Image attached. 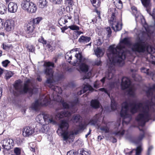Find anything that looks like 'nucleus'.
I'll list each match as a JSON object with an SVG mask.
<instances>
[{
  "label": "nucleus",
  "mask_w": 155,
  "mask_h": 155,
  "mask_svg": "<svg viewBox=\"0 0 155 155\" xmlns=\"http://www.w3.org/2000/svg\"><path fill=\"white\" fill-rule=\"evenodd\" d=\"M93 90V88L89 84H84L83 89L81 90L79 92H78L77 94L78 95H80L85 92L89 90L92 91Z\"/></svg>",
  "instance_id": "6ab92c4d"
},
{
  "label": "nucleus",
  "mask_w": 155,
  "mask_h": 155,
  "mask_svg": "<svg viewBox=\"0 0 155 155\" xmlns=\"http://www.w3.org/2000/svg\"><path fill=\"white\" fill-rule=\"evenodd\" d=\"M65 11V8L64 6L61 7L58 10L59 14V15H62L64 14V12Z\"/></svg>",
  "instance_id": "c03bdc74"
},
{
  "label": "nucleus",
  "mask_w": 155,
  "mask_h": 155,
  "mask_svg": "<svg viewBox=\"0 0 155 155\" xmlns=\"http://www.w3.org/2000/svg\"><path fill=\"white\" fill-rule=\"evenodd\" d=\"M97 115H96L93 119H91L89 124L92 125H94L96 124L97 122Z\"/></svg>",
  "instance_id": "e433bc0d"
},
{
  "label": "nucleus",
  "mask_w": 155,
  "mask_h": 155,
  "mask_svg": "<svg viewBox=\"0 0 155 155\" xmlns=\"http://www.w3.org/2000/svg\"><path fill=\"white\" fill-rule=\"evenodd\" d=\"M2 45L3 49L5 50L9 49L12 47L11 45H8L5 44H3Z\"/></svg>",
  "instance_id": "603ef678"
},
{
  "label": "nucleus",
  "mask_w": 155,
  "mask_h": 155,
  "mask_svg": "<svg viewBox=\"0 0 155 155\" xmlns=\"http://www.w3.org/2000/svg\"><path fill=\"white\" fill-rule=\"evenodd\" d=\"M148 55L150 57L149 59L148 58H146V60L150 63H151L155 65V57L150 54H149Z\"/></svg>",
  "instance_id": "cd10ccee"
},
{
  "label": "nucleus",
  "mask_w": 155,
  "mask_h": 155,
  "mask_svg": "<svg viewBox=\"0 0 155 155\" xmlns=\"http://www.w3.org/2000/svg\"><path fill=\"white\" fill-rule=\"evenodd\" d=\"M100 85V81H96L94 83V87L96 88L99 87Z\"/></svg>",
  "instance_id": "3c124183"
},
{
  "label": "nucleus",
  "mask_w": 155,
  "mask_h": 155,
  "mask_svg": "<svg viewBox=\"0 0 155 155\" xmlns=\"http://www.w3.org/2000/svg\"><path fill=\"white\" fill-rule=\"evenodd\" d=\"M22 132L24 137H30L34 134L35 132V129L31 127L26 126L23 128Z\"/></svg>",
  "instance_id": "ddd939ff"
},
{
  "label": "nucleus",
  "mask_w": 155,
  "mask_h": 155,
  "mask_svg": "<svg viewBox=\"0 0 155 155\" xmlns=\"http://www.w3.org/2000/svg\"><path fill=\"white\" fill-rule=\"evenodd\" d=\"M42 124L43 125L40 130V132L42 133H47L49 130V127L47 125L48 124H45V123Z\"/></svg>",
  "instance_id": "393cba45"
},
{
  "label": "nucleus",
  "mask_w": 155,
  "mask_h": 155,
  "mask_svg": "<svg viewBox=\"0 0 155 155\" xmlns=\"http://www.w3.org/2000/svg\"><path fill=\"white\" fill-rule=\"evenodd\" d=\"M99 102L96 100H92L91 102V105L94 108H97L100 106Z\"/></svg>",
  "instance_id": "bb28decb"
},
{
  "label": "nucleus",
  "mask_w": 155,
  "mask_h": 155,
  "mask_svg": "<svg viewBox=\"0 0 155 155\" xmlns=\"http://www.w3.org/2000/svg\"><path fill=\"white\" fill-rule=\"evenodd\" d=\"M141 71L143 73L146 74L147 75L152 76V79L155 81V74L151 72L149 69L144 67H142L140 69Z\"/></svg>",
  "instance_id": "f3484780"
},
{
  "label": "nucleus",
  "mask_w": 155,
  "mask_h": 155,
  "mask_svg": "<svg viewBox=\"0 0 155 155\" xmlns=\"http://www.w3.org/2000/svg\"><path fill=\"white\" fill-rule=\"evenodd\" d=\"M42 19L41 17H38L34 19L33 21H31V22H32V24H33V25L34 24H38L41 20Z\"/></svg>",
  "instance_id": "ea45409f"
},
{
  "label": "nucleus",
  "mask_w": 155,
  "mask_h": 155,
  "mask_svg": "<svg viewBox=\"0 0 155 155\" xmlns=\"http://www.w3.org/2000/svg\"><path fill=\"white\" fill-rule=\"evenodd\" d=\"M109 14L111 15L109 22L113 29L115 31H120L122 29V24L120 23V21L117 15V12L114 8H110L108 10Z\"/></svg>",
  "instance_id": "0eeeda50"
},
{
  "label": "nucleus",
  "mask_w": 155,
  "mask_h": 155,
  "mask_svg": "<svg viewBox=\"0 0 155 155\" xmlns=\"http://www.w3.org/2000/svg\"><path fill=\"white\" fill-rule=\"evenodd\" d=\"M130 42L127 38L120 41L118 45L115 47L114 45L109 47L107 52V57L109 59L107 65L108 67V71L106 73L107 79H110L114 77L115 73V66L117 65L122 66L124 64V60L127 51L126 46H130Z\"/></svg>",
  "instance_id": "7ed1b4c3"
},
{
  "label": "nucleus",
  "mask_w": 155,
  "mask_h": 155,
  "mask_svg": "<svg viewBox=\"0 0 155 155\" xmlns=\"http://www.w3.org/2000/svg\"><path fill=\"white\" fill-rule=\"evenodd\" d=\"M3 149L8 150L12 148L14 144L12 139L9 138H6L1 141V142Z\"/></svg>",
  "instance_id": "f8f14e48"
},
{
  "label": "nucleus",
  "mask_w": 155,
  "mask_h": 155,
  "mask_svg": "<svg viewBox=\"0 0 155 155\" xmlns=\"http://www.w3.org/2000/svg\"><path fill=\"white\" fill-rule=\"evenodd\" d=\"M18 9L17 4L15 2H10L8 5V12L14 13L16 12Z\"/></svg>",
  "instance_id": "dca6fc26"
},
{
  "label": "nucleus",
  "mask_w": 155,
  "mask_h": 155,
  "mask_svg": "<svg viewBox=\"0 0 155 155\" xmlns=\"http://www.w3.org/2000/svg\"><path fill=\"white\" fill-rule=\"evenodd\" d=\"M9 63L10 61L8 60H6L2 61V64L4 67H6L8 66Z\"/></svg>",
  "instance_id": "09e8293b"
},
{
  "label": "nucleus",
  "mask_w": 155,
  "mask_h": 155,
  "mask_svg": "<svg viewBox=\"0 0 155 155\" xmlns=\"http://www.w3.org/2000/svg\"><path fill=\"white\" fill-rule=\"evenodd\" d=\"M101 61L100 59H96L94 62V65H100L101 64Z\"/></svg>",
  "instance_id": "8fccbe9b"
},
{
  "label": "nucleus",
  "mask_w": 155,
  "mask_h": 155,
  "mask_svg": "<svg viewBox=\"0 0 155 155\" xmlns=\"http://www.w3.org/2000/svg\"><path fill=\"white\" fill-rule=\"evenodd\" d=\"M69 124L67 121L61 120L59 124V128L57 131V132L59 135L62 136L64 140L68 141L70 142H72L74 139V133L73 132H69ZM86 126L85 124H80L78 127V129L74 132V134H78L80 130H84Z\"/></svg>",
  "instance_id": "20e7f679"
},
{
  "label": "nucleus",
  "mask_w": 155,
  "mask_h": 155,
  "mask_svg": "<svg viewBox=\"0 0 155 155\" xmlns=\"http://www.w3.org/2000/svg\"><path fill=\"white\" fill-rule=\"evenodd\" d=\"M7 11V7L4 4L0 3V14H4Z\"/></svg>",
  "instance_id": "c756f323"
},
{
  "label": "nucleus",
  "mask_w": 155,
  "mask_h": 155,
  "mask_svg": "<svg viewBox=\"0 0 155 155\" xmlns=\"http://www.w3.org/2000/svg\"><path fill=\"white\" fill-rule=\"evenodd\" d=\"M76 153V152H75L73 150H71L67 153V155H75Z\"/></svg>",
  "instance_id": "4d7b16f0"
},
{
  "label": "nucleus",
  "mask_w": 155,
  "mask_h": 155,
  "mask_svg": "<svg viewBox=\"0 0 155 155\" xmlns=\"http://www.w3.org/2000/svg\"><path fill=\"white\" fill-rule=\"evenodd\" d=\"M81 117L79 115H76L73 116L72 120L74 122L77 123L80 121Z\"/></svg>",
  "instance_id": "c9c22d12"
},
{
  "label": "nucleus",
  "mask_w": 155,
  "mask_h": 155,
  "mask_svg": "<svg viewBox=\"0 0 155 155\" xmlns=\"http://www.w3.org/2000/svg\"><path fill=\"white\" fill-rule=\"evenodd\" d=\"M142 38H142V37L141 38H139V40L137 42L133 44L132 46V49L133 51L139 53H143L146 51L148 53L154 52L155 50L153 51L150 46L145 44L144 42V40H141V39H142Z\"/></svg>",
  "instance_id": "423d86ee"
},
{
  "label": "nucleus",
  "mask_w": 155,
  "mask_h": 155,
  "mask_svg": "<svg viewBox=\"0 0 155 155\" xmlns=\"http://www.w3.org/2000/svg\"><path fill=\"white\" fill-rule=\"evenodd\" d=\"M16 81L14 86L16 90L19 91L20 93H25L29 92L31 93H33V90L30 87V85L31 84V81L28 79L25 82L24 86L22 87L21 84Z\"/></svg>",
  "instance_id": "9b49d317"
},
{
  "label": "nucleus",
  "mask_w": 155,
  "mask_h": 155,
  "mask_svg": "<svg viewBox=\"0 0 155 155\" xmlns=\"http://www.w3.org/2000/svg\"><path fill=\"white\" fill-rule=\"evenodd\" d=\"M131 9L133 14L135 16L136 21L137 22L140 21L144 29V30L142 31L139 35V38L140 37L144 38L150 37L151 34L153 32V31L151 30V27L148 26L143 17L137 10V8L136 7L132 6Z\"/></svg>",
  "instance_id": "39448f33"
},
{
  "label": "nucleus",
  "mask_w": 155,
  "mask_h": 155,
  "mask_svg": "<svg viewBox=\"0 0 155 155\" xmlns=\"http://www.w3.org/2000/svg\"><path fill=\"white\" fill-rule=\"evenodd\" d=\"M68 28H70V29L72 30H79V27L77 26L74 25H72L71 26H70L68 27Z\"/></svg>",
  "instance_id": "37998d69"
},
{
  "label": "nucleus",
  "mask_w": 155,
  "mask_h": 155,
  "mask_svg": "<svg viewBox=\"0 0 155 155\" xmlns=\"http://www.w3.org/2000/svg\"><path fill=\"white\" fill-rule=\"evenodd\" d=\"M143 5L146 8H149L151 5L150 0H140Z\"/></svg>",
  "instance_id": "c85d7f7f"
},
{
  "label": "nucleus",
  "mask_w": 155,
  "mask_h": 155,
  "mask_svg": "<svg viewBox=\"0 0 155 155\" xmlns=\"http://www.w3.org/2000/svg\"><path fill=\"white\" fill-rule=\"evenodd\" d=\"M111 108L112 110H114L117 109V104L115 102V100L113 98H111Z\"/></svg>",
  "instance_id": "473e14b6"
},
{
  "label": "nucleus",
  "mask_w": 155,
  "mask_h": 155,
  "mask_svg": "<svg viewBox=\"0 0 155 155\" xmlns=\"http://www.w3.org/2000/svg\"><path fill=\"white\" fill-rule=\"evenodd\" d=\"M95 54L98 57H102L104 53V50L99 48L94 50Z\"/></svg>",
  "instance_id": "412c9836"
},
{
  "label": "nucleus",
  "mask_w": 155,
  "mask_h": 155,
  "mask_svg": "<svg viewBox=\"0 0 155 155\" xmlns=\"http://www.w3.org/2000/svg\"><path fill=\"white\" fill-rule=\"evenodd\" d=\"M147 94L150 101L146 102H136L135 101H125L122 105V109L120 115L123 118V124H127L131 119V114L138 111L140 113L136 118V120L138 125L144 126L145 123L151 119V116L149 112V107L150 106L153 111L155 112V84L150 87Z\"/></svg>",
  "instance_id": "f03ea898"
},
{
  "label": "nucleus",
  "mask_w": 155,
  "mask_h": 155,
  "mask_svg": "<svg viewBox=\"0 0 155 155\" xmlns=\"http://www.w3.org/2000/svg\"><path fill=\"white\" fill-rule=\"evenodd\" d=\"M21 152V149L18 147H16L14 149V153L15 154L12 155H20Z\"/></svg>",
  "instance_id": "a19ab883"
},
{
  "label": "nucleus",
  "mask_w": 155,
  "mask_h": 155,
  "mask_svg": "<svg viewBox=\"0 0 155 155\" xmlns=\"http://www.w3.org/2000/svg\"><path fill=\"white\" fill-rule=\"evenodd\" d=\"M101 20V17L99 15L97 17L95 18L94 19H93L92 21L94 23H98Z\"/></svg>",
  "instance_id": "79ce46f5"
},
{
  "label": "nucleus",
  "mask_w": 155,
  "mask_h": 155,
  "mask_svg": "<svg viewBox=\"0 0 155 155\" xmlns=\"http://www.w3.org/2000/svg\"><path fill=\"white\" fill-rule=\"evenodd\" d=\"M97 128L100 129L101 131L105 133L109 132V128L106 125L101 126L97 125Z\"/></svg>",
  "instance_id": "7c9ffc66"
},
{
  "label": "nucleus",
  "mask_w": 155,
  "mask_h": 155,
  "mask_svg": "<svg viewBox=\"0 0 155 155\" xmlns=\"http://www.w3.org/2000/svg\"><path fill=\"white\" fill-rule=\"evenodd\" d=\"M99 91H101L102 92H104V93L107 94L110 97V94L108 93L107 91L104 88H101L99 89Z\"/></svg>",
  "instance_id": "6e6d98bb"
},
{
  "label": "nucleus",
  "mask_w": 155,
  "mask_h": 155,
  "mask_svg": "<svg viewBox=\"0 0 155 155\" xmlns=\"http://www.w3.org/2000/svg\"><path fill=\"white\" fill-rule=\"evenodd\" d=\"M90 77V76H88V77H86V76H84L83 78V79L84 80H85V79H87V81H88L89 80L88 79Z\"/></svg>",
  "instance_id": "774afa93"
},
{
  "label": "nucleus",
  "mask_w": 155,
  "mask_h": 155,
  "mask_svg": "<svg viewBox=\"0 0 155 155\" xmlns=\"http://www.w3.org/2000/svg\"><path fill=\"white\" fill-rule=\"evenodd\" d=\"M153 148V147L152 146H150L149 147L147 153V155H150L151 151Z\"/></svg>",
  "instance_id": "bf43d9fd"
},
{
  "label": "nucleus",
  "mask_w": 155,
  "mask_h": 155,
  "mask_svg": "<svg viewBox=\"0 0 155 155\" xmlns=\"http://www.w3.org/2000/svg\"><path fill=\"white\" fill-rule=\"evenodd\" d=\"M21 7L24 10L30 14L35 13L37 10V7L36 4L27 1L21 2Z\"/></svg>",
  "instance_id": "9d476101"
},
{
  "label": "nucleus",
  "mask_w": 155,
  "mask_h": 155,
  "mask_svg": "<svg viewBox=\"0 0 155 155\" xmlns=\"http://www.w3.org/2000/svg\"><path fill=\"white\" fill-rule=\"evenodd\" d=\"M45 114H40L38 115L36 118V121L41 124L44 123Z\"/></svg>",
  "instance_id": "5701e85b"
},
{
  "label": "nucleus",
  "mask_w": 155,
  "mask_h": 155,
  "mask_svg": "<svg viewBox=\"0 0 155 155\" xmlns=\"http://www.w3.org/2000/svg\"><path fill=\"white\" fill-rule=\"evenodd\" d=\"M102 44V42L101 40L100 39H98L97 40V45H100Z\"/></svg>",
  "instance_id": "e2e57ef3"
},
{
  "label": "nucleus",
  "mask_w": 155,
  "mask_h": 155,
  "mask_svg": "<svg viewBox=\"0 0 155 155\" xmlns=\"http://www.w3.org/2000/svg\"><path fill=\"white\" fill-rule=\"evenodd\" d=\"M119 85V83L117 82H113L110 84V86L111 88H113L114 87H117Z\"/></svg>",
  "instance_id": "a18cd8bd"
},
{
  "label": "nucleus",
  "mask_w": 155,
  "mask_h": 155,
  "mask_svg": "<svg viewBox=\"0 0 155 155\" xmlns=\"http://www.w3.org/2000/svg\"><path fill=\"white\" fill-rule=\"evenodd\" d=\"M142 150V148L141 146H139L137 147L136 149H133L128 153L129 155H140Z\"/></svg>",
  "instance_id": "a211bd4d"
},
{
  "label": "nucleus",
  "mask_w": 155,
  "mask_h": 155,
  "mask_svg": "<svg viewBox=\"0 0 155 155\" xmlns=\"http://www.w3.org/2000/svg\"><path fill=\"white\" fill-rule=\"evenodd\" d=\"M71 18L70 16L68 15H65L63 18H61L58 21V23L61 26H62V24H65L66 23L68 22V19L71 20Z\"/></svg>",
  "instance_id": "4be33fe9"
},
{
  "label": "nucleus",
  "mask_w": 155,
  "mask_h": 155,
  "mask_svg": "<svg viewBox=\"0 0 155 155\" xmlns=\"http://www.w3.org/2000/svg\"><path fill=\"white\" fill-rule=\"evenodd\" d=\"M106 78H106V77L105 76V77H104L103 78H102V79H101V81L102 83L103 84H104V82H105V79Z\"/></svg>",
  "instance_id": "0e129e2a"
},
{
  "label": "nucleus",
  "mask_w": 155,
  "mask_h": 155,
  "mask_svg": "<svg viewBox=\"0 0 155 155\" xmlns=\"http://www.w3.org/2000/svg\"><path fill=\"white\" fill-rule=\"evenodd\" d=\"M28 48V49L30 52H32L35 51V47L32 45L29 46Z\"/></svg>",
  "instance_id": "864d4df0"
},
{
  "label": "nucleus",
  "mask_w": 155,
  "mask_h": 155,
  "mask_svg": "<svg viewBox=\"0 0 155 155\" xmlns=\"http://www.w3.org/2000/svg\"><path fill=\"white\" fill-rule=\"evenodd\" d=\"M38 41L42 43L43 44L44 46H45V45H46V41L42 37H41L40 38H39Z\"/></svg>",
  "instance_id": "49530a36"
},
{
  "label": "nucleus",
  "mask_w": 155,
  "mask_h": 155,
  "mask_svg": "<svg viewBox=\"0 0 155 155\" xmlns=\"http://www.w3.org/2000/svg\"><path fill=\"white\" fill-rule=\"evenodd\" d=\"M122 89H127V94L130 96L134 97L135 95L136 89L134 86L131 85L130 79L126 77H124L122 79L121 84Z\"/></svg>",
  "instance_id": "1a4fd4ad"
},
{
  "label": "nucleus",
  "mask_w": 155,
  "mask_h": 155,
  "mask_svg": "<svg viewBox=\"0 0 155 155\" xmlns=\"http://www.w3.org/2000/svg\"><path fill=\"white\" fill-rule=\"evenodd\" d=\"M144 137V131L141 130V133L139 136L137 138L134 139L133 142L137 144Z\"/></svg>",
  "instance_id": "aec40b11"
},
{
  "label": "nucleus",
  "mask_w": 155,
  "mask_h": 155,
  "mask_svg": "<svg viewBox=\"0 0 155 155\" xmlns=\"http://www.w3.org/2000/svg\"><path fill=\"white\" fill-rule=\"evenodd\" d=\"M65 2L68 4L69 6H71L73 4V1L72 0H64Z\"/></svg>",
  "instance_id": "5fc2aeb1"
},
{
  "label": "nucleus",
  "mask_w": 155,
  "mask_h": 155,
  "mask_svg": "<svg viewBox=\"0 0 155 155\" xmlns=\"http://www.w3.org/2000/svg\"><path fill=\"white\" fill-rule=\"evenodd\" d=\"M106 31L108 33V36L109 37L110 35H111V31L110 28L109 27L107 28H106Z\"/></svg>",
  "instance_id": "052dcab7"
},
{
  "label": "nucleus",
  "mask_w": 155,
  "mask_h": 155,
  "mask_svg": "<svg viewBox=\"0 0 155 155\" xmlns=\"http://www.w3.org/2000/svg\"><path fill=\"white\" fill-rule=\"evenodd\" d=\"M3 26V22L2 20L0 18V27H2Z\"/></svg>",
  "instance_id": "338daca9"
},
{
  "label": "nucleus",
  "mask_w": 155,
  "mask_h": 155,
  "mask_svg": "<svg viewBox=\"0 0 155 155\" xmlns=\"http://www.w3.org/2000/svg\"><path fill=\"white\" fill-rule=\"evenodd\" d=\"M124 133V131L123 130L122 131H120L117 132H115L114 133V134L116 135H118L119 136H122Z\"/></svg>",
  "instance_id": "de8ad7c7"
},
{
  "label": "nucleus",
  "mask_w": 155,
  "mask_h": 155,
  "mask_svg": "<svg viewBox=\"0 0 155 155\" xmlns=\"http://www.w3.org/2000/svg\"><path fill=\"white\" fill-rule=\"evenodd\" d=\"M132 77L134 80L136 81H140L141 80V77L138 74H135L134 75H133Z\"/></svg>",
  "instance_id": "58836bf2"
},
{
  "label": "nucleus",
  "mask_w": 155,
  "mask_h": 155,
  "mask_svg": "<svg viewBox=\"0 0 155 155\" xmlns=\"http://www.w3.org/2000/svg\"><path fill=\"white\" fill-rule=\"evenodd\" d=\"M32 22H30L27 25V36L28 37H31L33 35V31L34 28V25Z\"/></svg>",
  "instance_id": "2eb2a0df"
},
{
  "label": "nucleus",
  "mask_w": 155,
  "mask_h": 155,
  "mask_svg": "<svg viewBox=\"0 0 155 155\" xmlns=\"http://www.w3.org/2000/svg\"><path fill=\"white\" fill-rule=\"evenodd\" d=\"M5 78L6 79H8L11 77L13 74V73L10 71H7L5 73Z\"/></svg>",
  "instance_id": "f704fd0d"
},
{
  "label": "nucleus",
  "mask_w": 155,
  "mask_h": 155,
  "mask_svg": "<svg viewBox=\"0 0 155 155\" xmlns=\"http://www.w3.org/2000/svg\"><path fill=\"white\" fill-rule=\"evenodd\" d=\"M91 38L90 37L82 36L79 39L78 41L80 42L85 43L89 42L91 40Z\"/></svg>",
  "instance_id": "a878e982"
},
{
  "label": "nucleus",
  "mask_w": 155,
  "mask_h": 155,
  "mask_svg": "<svg viewBox=\"0 0 155 155\" xmlns=\"http://www.w3.org/2000/svg\"><path fill=\"white\" fill-rule=\"evenodd\" d=\"M120 120H118L116 124V126L117 127H119L120 125Z\"/></svg>",
  "instance_id": "69168bd1"
},
{
  "label": "nucleus",
  "mask_w": 155,
  "mask_h": 155,
  "mask_svg": "<svg viewBox=\"0 0 155 155\" xmlns=\"http://www.w3.org/2000/svg\"><path fill=\"white\" fill-rule=\"evenodd\" d=\"M44 65L46 67L45 74L47 78L45 84L53 90V96L51 97L49 94L43 96L39 100L35 101L34 103H32L31 107L33 110H37L42 105H48L51 100L61 103L63 107L68 109V111L64 110L58 113L56 115L55 117L51 115L45 114L44 123L45 124H55L57 123L56 118L59 119L64 117H68L72 113H74L77 111V109L75 106L78 103V100L77 98L73 102L67 103L64 101L60 95L62 92L61 89L59 87L54 85L55 82L53 80V71L52 68H50L54 67V64L49 61L45 62Z\"/></svg>",
  "instance_id": "f257e3e1"
},
{
  "label": "nucleus",
  "mask_w": 155,
  "mask_h": 155,
  "mask_svg": "<svg viewBox=\"0 0 155 155\" xmlns=\"http://www.w3.org/2000/svg\"><path fill=\"white\" fill-rule=\"evenodd\" d=\"M83 32L81 31H76L74 32L73 34V38L74 39H76L78 38V36Z\"/></svg>",
  "instance_id": "72a5a7b5"
},
{
  "label": "nucleus",
  "mask_w": 155,
  "mask_h": 155,
  "mask_svg": "<svg viewBox=\"0 0 155 155\" xmlns=\"http://www.w3.org/2000/svg\"><path fill=\"white\" fill-rule=\"evenodd\" d=\"M77 59V61H74L72 64L77 67V69L79 71L86 72L88 71V66L86 64V59L82 56L81 53L78 52L75 55Z\"/></svg>",
  "instance_id": "6e6552de"
},
{
  "label": "nucleus",
  "mask_w": 155,
  "mask_h": 155,
  "mask_svg": "<svg viewBox=\"0 0 155 155\" xmlns=\"http://www.w3.org/2000/svg\"><path fill=\"white\" fill-rule=\"evenodd\" d=\"M46 47L47 48H48L50 51H52L53 50V49H51V46L50 44H48L47 45H46Z\"/></svg>",
  "instance_id": "680f3d73"
},
{
  "label": "nucleus",
  "mask_w": 155,
  "mask_h": 155,
  "mask_svg": "<svg viewBox=\"0 0 155 155\" xmlns=\"http://www.w3.org/2000/svg\"><path fill=\"white\" fill-rule=\"evenodd\" d=\"M48 3L47 0H39L38 5L40 8H42L47 6Z\"/></svg>",
  "instance_id": "b1692460"
},
{
  "label": "nucleus",
  "mask_w": 155,
  "mask_h": 155,
  "mask_svg": "<svg viewBox=\"0 0 155 155\" xmlns=\"http://www.w3.org/2000/svg\"><path fill=\"white\" fill-rule=\"evenodd\" d=\"M91 1L93 6L97 8L100 6L101 2L99 0L97 1L96 0H91Z\"/></svg>",
  "instance_id": "2f4dec72"
},
{
  "label": "nucleus",
  "mask_w": 155,
  "mask_h": 155,
  "mask_svg": "<svg viewBox=\"0 0 155 155\" xmlns=\"http://www.w3.org/2000/svg\"><path fill=\"white\" fill-rule=\"evenodd\" d=\"M14 22L12 20H7L4 23V27L5 31L9 32L12 31L14 28Z\"/></svg>",
  "instance_id": "4468645a"
},
{
  "label": "nucleus",
  "mask_w": 155,
  "mask_h": 155,
  "mask_svg": "<svg viewBox=\"0 0 155 155\" xmlns=\"http://www.w3.org/2000/svg\"><path fill=\"white\" fill-rule=\"evenodd\" d=\"M62 0H54L53 3L55 4H60L62 2Z\"/></svg>",
  "instance_id": "13d9d810"
},
{
  "label": "nucleus",
  "mask_w": 155,
  "mask_h": 155,
  "mask_svg": "<svg viewBox=\"0 0 155 155\" xmlns=\"http://www.w3.org/2000/svg\"><path fill=\"white\" fill-rule=\"evenodd\" d=\"M65 58L67 61L70 63H71V61L69 60L71 59L72 56L70 53H67L65 56Z\"/></svg>",
  "instance_id": "4c0bfd02"
}]
</instances>
